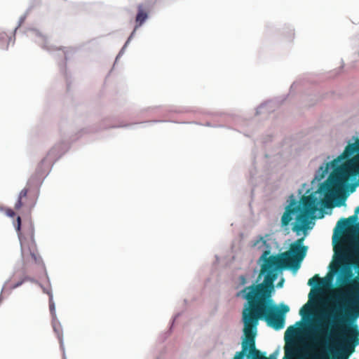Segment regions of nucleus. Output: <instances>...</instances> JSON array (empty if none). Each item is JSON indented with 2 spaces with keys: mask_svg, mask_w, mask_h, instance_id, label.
Wrapping results in <instances>:
<instances>
[{
  "mask_svg": "<svg viewBox=\"0 0 359 359\" xmlns=\"http://www.w3.org/2000/svg\"><path fill=\"white\" fill-rule=\"evenodd\" d=\"M332 168L328 178L319 187L326 199L330 200L345 190L353 192L359 182L351 183L359 179V139L355 143L348 144L343 153L330 163L320 166V179H323Z\"/></svg>",
  "mask_w": 359,
  "mask_h": 359,
  "instance_id": "nucleus-1",
  "label": "nucleus"
},
{
  "mask_svg": "<svg viewBox=\"0 0 359 359\" xmlns=\"http://www.w3.org/2000/svg\"><path fill=\"white\" fill-rule=\"evenodd\" d=\"M349 303L344 314L340 313L335 316L336 320L330 330L325 323L316 327L313 341L316 346L325 347L334 336L344 337L355 334L358 337L359 330L356 320L359 317V302H349Z\"/></svg>",
  "mask_w": 359,
  "mask_h": 359,
  "instance_id": "nucleus-2",
  "label": "nucleus"
},
{
  "mask_svg": "<svg viewBox=\"0 0 359 359\" xmlns=\"http://www.w3.org/2000/svg\"><path fill=\"white\" fill-rule=\"evenodd\" d=\"M269 254V250H265L261 257L264 260L261 273H266L264 281L245 287L236 294L237 297L246 300L244 305L271 301V292L274 288L273 283L277 278V270L285 269L278 264H271L268 257Z\"/></svg>",
  "mask_w": 359,
  "mask_h": 359,
  "instance_id": "nucleus-3",
  "label": "nucleus"
},
{
  "mask_svg": "<svg viewBox=\"0 0 359 359\" xmlns=\"http://www.w3.org/2000/svg\"><path fill=\"white\" fill-rule=\"evenodd\" d=\"M320 201L316 194L309 196H303L299 203L292 199L286 206L285 210L281 217V225L287 226L295 217V222L292 223V230L299 235L301 232H305L309 227V219L318 210Z\"/></svg>",
  "mask_w": 359,
  "mask_h": 359,
  "instance_id": "nucleus-4",
  "label": "nucleus"
},
{
  "mask_svg": "<svg viewBox=\"0 0 359 359\" xmlns=\"http://www.w3.org/2000/svg\"><path fill=\"white\" fill-rule=\"evenodd\" d=\"M244 326L257 331L259 320L264 319L268 325L278 330L285 325V316L278 313L272 301L244 305L242 312Z\"/></svg>",
  "mask_w": 359,
  "mask_h": 359,
  "instance_id": "nucleus-5",
  "label": "nucleus"
},
{
  "mask_svg": "<svg viewBox=\"0 0 359 359\" xmlns=\"http://www.w3.org/2000/svg\"><path fill=\"white\" fill-rule=\"evenodd\" d=\"M14 226L18 234L20 242L21 253L24 259H29L36 264H43L42 259L38 253L36 245L34 241V229L32 222L25 223L21 231V218L17 217Z\"/></svg>",
  "mask_w": 359,
  "mask_h": 359,
  "instance_id": "nucleus-6",
  "label": "nucleus"
},
{
  "mask_svg": "<svg viewBox=\"0 0 359 359\" xmlns=\"http://www.w3.org/2000/svg\"><path fill=\"white\" fill-rule=\"evenodd\" d=\"M304 237L298 238L290 245L287 251L269 257L271 264H278L286 269L296 272L306 257L307 247L303 245Z\"/></svg>",
  "mask_w": 359,
  "mask_h": 359,
  "instance_id": "nucleus-7",
  "label": "nucleus"
},
{
  "mask_svg": "<svg viewBox=\"0 0 359 359\" xmlns=\"http://www.w3.org/2000/svg\"><path fill=\"white\" fill-rule=\"evenodd\" d=\"M243 332L245 339L242 343V351L237 352L233 359H244V356L247 351L249 352L248 357L251 358V359H269V358L262 355L259 350L256 349V330H253L248 327L244 326Z\"/></svg>",
  "mask_w": 359,
  "mask_h": 359,
  "instance_id": "nucleus-8",
  "label": "nucleus"
},
{
  "mask_svg": "<svg viewBox=\"0 0 359 359\" xmlns=\"http://www.w3.org/2000/svg\"><path fill=\"white\" fill-rule=\"evenodd\" d=\"M297 334V330L295 327H289L285 333V356L283 359H295L300 357L302 353V348L299 346V343L295 339H289V337H294Z\"/></svg>",
  "mask_w": 359,
  "mask_h": 359,
  "instance_id": "nucleus-9",
  "label": "nucleus"
},
{
  "mask_svg": "<svg viewBox=\"0 0 359 359\" xmlns=\"http://www.w3.org/2000/svg\"><path fill=\"white\" fill-rule=\"evenodd\" d=\"M339 337L341 339L340 348L348 353V355H351L355 352L356 346L359 344V338L355 334Z\"/></svg>",
  "mask_w": 359,
  "mask_h": 359,
  "instance_id": "nucleus-10",
  "label": "nucleus"
},
{
  "mask_svg": "<svg viewBox=\"0 0 359 359\" xmlns=\"http://www.w3.org/2000/svg\"><path fill=\"white\" fill-rule=\"evenodd\" d=\"M359 214V205L355 209V214L350 216L348 218H342L338 221L337 226L334 231H337L338 229L341 231H344L351 226L353 223H355L358 220V215Z\"/></svg>",
  "mask_w": 359,
  "mask_h": 359,
  "instance_id": "nucleus-11",
  "label": "nucleus"
},
{
  "mask_svg": "<svg viewBox=\"0 0 359 359\" xmlns=\"http://www.w3.org/2000/svg\"><path fill=\"white\" fill-rule=\"evenodd\" d=\"M149 8L145 4H139L137 6V13L135 17V29H137L143 25L149 17Z\"/></svg>",
  "mask_w": 359,
  "mask_h": 359,
  "instance_id": "nucleus-12",
  "label": "nucleus"
},
{
  "mask_svg": "<svg viewBox=\"0 0 359 359\" xmlns=\"http://www.w3.org/2000/svg\"><path fill=\"white\" fill-rule=\"evenodd\" d=\"M29 192V188L25 187L20 192L18 201L15 204V209L19 210L21 208L26 207L29 210L34 206L33 203L28 202L27 194Z\"/></svg>",
  "mask_w": 359,
  "mask_h": 359,
  "instance_id": "nucleus-13",
  "label": "nucleus"
},
{
  "mask_svg": "<svg viewBox=\"0 0 359 359\" xmlns=\"http://www.w3.org/2000/svg\"><path fill=\"white\" fill-rule=\"evenodd\" d=\"M15 279V277L13 278ZM26 280V278H22L18 281H15V280H10L6 283V287L9 290H13L19 286H20Z\"/></svg>",
  "mask_w": 359,
  "mask_h": 359,
  "instance_id": "nucleus-14",
  "label": "nucleus"
},
{
  "mask_svg": "<svg viewBox=\"0 0 359 359\" xmlns=\"http://www.w3.org/2000/svg\"><path fill=\"white\" fill-rule=\"evenodd\" d=\"M323 283L322 279L318 274L310 278L308 281V285L310 286L318 285Z\"/></svg>",
  "mask_w": 359,
  "mask_h": 359,
  "instance_id": "nucleus-15",
  "label": "nucleus"
},
{
  "mask_svg": "<svg viewBox=\"0 0 359 359\" xmlns=\"http://www.w3.org/2000/svg\"><path fill=\"white\" fill-rule=\"evenodd\" d=\"M335 252L342 257H345L348 252V248L345 246H340L338 250L335 249Z\"/></svg>",
  "mask_w": 359,
  "mask_h": 359,
  "instance_id": "nucleus-16",
  "label": "nucleus"
},
{
  "mask_svg": "<svg viewBox=\"0 0 359 359\" xmlns=\"http://www.w3.org/2000/svg\"><path fill=\"white\" fill-rule=\"evenodd\" d=\"M49 309H50V311L51 314L55 315V304L53 301V297L51 295L50 296V299H49Z\"/></svg>",
  "mask_w": 359,
  "mask_h": 359,
  "instance_id": "nucleus-17",
  "label": "nucleus"
},
{
  "mask_svg": "<svg viewBox=\"0 0 359 359\" xmlns=\"http://www.w3.org/2000/svg\"><path fill=\"white\" fill-rule=\"evenodd\" d=\"M54 331L56 332L57 337L60 340L62 339V330L60 325H54L53 326Z\"/></svg>",
  "mask_w": 359,
  "mask_h": 359,
  "instance_id": "nucleus-18",
  "label": "nucleus"
},
{
  "mask_svg": "<svg viewBox=\"0 0 359 359\" xmlns=\"http://www.w3.org/2000/svg\"><path fill=\"white\" fill-rule=\"evenodd\" d=\"M289 310H290V308L288 306L283 304V305H281V310L280 311L278 310V313L280 314H283V316H285V314L286 313H287L289 311Z\"/></svg>",
  "mask_w": 359,
  "mask_h": 359,
  "instance_id": "nucleus-19",
  "label": "nucleus"
},
{
  "mask_svg": "<svg viewBox=\"0 0 359 359\" xmlns=\"http://www.w3.org/2000/svg\"><path fill=\"white\" fill-rule=\"evenodd\" d=\"M309 308L308 307L307 304H305L299 311V314L302 316H304L306 313H309Z\"/></svg>",
  "mask_w": 359,
  "mask_h": 359,
  "instance_id": "nucleus-20",
  "label": "nucleus"
},
{
  "mask_svg": "<svg viewBox=\"0 0 359 359\" xmlns=\"http://www.w3.org/2000/svg\"><path fill=\"white\" fill-rule=\"evenodd\" d=\"M6 214L11 217H13L15 215V212L12 209H7L6 210Z\"/></svg>",
  "mask_w": 359,
  "mask_h": 359,
  "instance_id": "nucleus-21",
  "label": "nucleus"
},
{
  "mask_svg": "<svg viewBox=\"0 0 359 359\" xmlns=\"http://www.w3.org/2000/svg\"><path fill=\"white\" fill-rule=\"evenodd\" d=\"M259 243H262V245H266V241L264 240L262 237L259 238V240H257L256 242L254 243L253 246H256Z\"/></svg>",
  "mask_w": 359,
  "mask_h": 359,
  "instance_id": "nucleus-22",
  "label": "nucleus"
},
{
  "mask_svg": "<svg viewBox=\"0 0 359 359\" xmlns=\"http://www.w3.org/2000/svg\"><path fill=\"white\" fill-rule=\"evenodd\" d=\"M239 280H240V284L241 285H244L247 283V279H246L245 276H241L239 277Z\"/></svg>",
  "mask_w": 359,
  "mask_h": 359,
  "instance_id": "nucleus-23",
  "label": "nucleus"
},
{
  "mask_svg": "<svg viewBox=\"0 0 359 359\" xmlns=\"http://www.w3.org/2000/svg\"><path fill=\"white\" fill-rule=\"evenodd\" d=\"M322 204L325 206V207H328V201H326V200H323L322 201Z\"/></svg>",
  "mask_w": 359,
  "mask_h": 359,
  "instance_id": "nucleus-24",
  "label": "nucleus"
},
{
  "mask_svg": "<svg viewBox=\"0 0 359 359\" xmlns=\"http://www.w3.org/2000/svg\"><path fill=\"white\" fill-rule=\"evenodd\" d=\"M269 359H276V358H272V355H271Z\"/></svg>",
  "mask_w": 359,
  "mask_h": 359,
  "instance_id": "nucleus-25",
  "label": "nucleus"
},
{
  "mask_svg": "<svg viewBox=\"0 0 359 359\" xmlns=\"http://www.w3.org/2000/svg\"><path fill=\"white\" fill-rule=\"evenodd\" d=\"M358 334H359V332H358Z\"/></svg>",
  "mask_w": 359,
  "mask_h": 359,
  "instance_id": "nucleus-26",
  "label": "nucleus"
}]
</instances>
